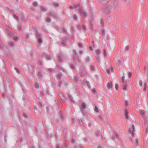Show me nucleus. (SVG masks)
I'll return each mask as SVG.
<instances>
[{"label":"nucleus","instance_id":"nucleus-62","mask_svg":"<svg viewBox=\"0 0 148 148\" xmlns=\"http://www.w3.org/2000/svg\"><path fill=\"white\" fill-rule=\"evenodd\" d=\"M82 27H83V28L84 29V30H86V26H85V25H82Z\"/></svg>","mask_w":148,"mask_h":148},{"label":"nucleus","instance_id":"nucleus-31","mask_svg":"<svg viewBox=\"0 0 148 148\" xmlns=\"http://www.w3.org/2000/svg\"><path fill=\"white\" fill-rule=\"evenodd\" d=\"M125 77L124 75H123L121 77L123 83H124L125 82V79H124Z\"/></svg>","mask_w":148,"mask_h":148},{"label":"nucleus","instance_id":"nucleus-47","mask_svg":"<svg viewBox=\"0 0 148 148\" xmlns=\"http://www.w3.org/2000/svg\"><path fill=\"white\" fill-rule=\"evenodd\" d=\"M70 67H71V69H74L75 68L73 64H71L70 65Z\"/></svg>","mask_w":148,"mask_h":148},{"label":"nucleus","instance_id":"nucleus-51","mask_svg":"<svg viewBox=\"0 0 148 148\" xmlns=\"http://www.w3.org/2000/svg\"><path fill=\"white\" fill-rule=\"evenodd\" d=\"M62 84V82L61 81H60L59 82V83L58 84V85L59 87L61 86V85Z\"/></svg>","mask_w":148,"mask_h":148},{"label":"nucleus","instance_id":"nucleus-52","mask_svg":"<svg viewBox=\"0 0 148 148\" xmlns=\"http://www.w3.org/2000/svg\"><path fill=\"white\" fill-rule=\"evenodd\" d=\"M128 101H127V100H126L125 101V105H126V106H127L128 105Z\"/></svg>","mask_w":148,"mask_h":148},{"label":"nucleus","instance_id":"nucleus-39","mask_svg":"<svg viewBox=\"0 0 148 148\" xmlns=\"http://www.w3.org/2000/svg\"><path fill=\"white\" fill-rule=\"evenodd\" d=\"M60 69L62 70L64 72H65L66 71V70L64 68H62V67H60Z\"/></svg>","mask_w":148,"mask_h":148},{"label":"nucleus","instance_id":"nucleus-27","mask_svg":"<svg viewBox=\"0 0 148 148\" xmlns=\"http://www.w3.org/2000/svg\"><path fill=\"white\" fill-rule=\"evenodd\" d=\"M14 69L16 71L17 73H18L19 74H21V73L20 71L17 68L15 67Z\"/></svg>","mask_w":148,"mask_h":148},{"label":"nucleus","instance_id":"nucleus-11","mask_svg":"<svg viewBox=\"0 0 148 148\" xmlns=\"http://www.w3.org/2000/svg\"><path fill=\"white\" fill-rule=\"evenodd\" d=\"M112 86V84L111 82H108L107 85V87L108 89H110L111 88Z\"/></svg>","mask_w":148,"mask_h":148},{"label":"nucleus","instance_id":"nucleus-46","mask_svg":"<svg viewBox=\"0 0 148 148\" xmlns=\"http://www.w3.org/2000/svg\"><path fill=\"white\" fill-rule=\"evenodd\" d=\"M53 5L54 6H59V4L58 3H53Z\"/></svg>","mask_w":148,"mask_h":148},{"label":"nucleus","instance_id":"nucleus-22","mask_svg":"<svg viewBox=\"0 0 148 148\" xmlns=\"http://www.w3.org/2000/svg\"><path fill=\"white\" fill-rule=\"evenodd\" d=\"M139 113L140 115H143L145 114V112L144 111H140Z\"/></svg>","mask_w":148,"mask_h":148},{"label":"nucleus","instance_id":"nucleus-6","mask_svg":"<svg viewBox=\"0 0 148 148\" xmlns=\"http://www.w3.org/2000/svg\"><path fill=\"white\" fill-rule=\"evenodd\" d=\"M43 77V73L42 72L40 71L38 72V78L42 79Z\"/></svg>","mask_w":148,"mask_h":148},{"label":"nucleus","instance_id":"nucleus-9","mask_svg":"<svg viewBox=\"0 0 148 148\" xmlns=\"http://www.w3.org/2000/svg\"><path fill=\"white\" fill-rule=\"evenodd\" d=\"M42 56H44L47 60H50L51 58L50 55L46 54L45 53H44Z\"/></svg>","mask_w":148,"mask_h":148},{"label":"nucleus","instance_id":"nucleus-32","mask_svg":"<svg viewBox=\"0 0 148 148\" xmlns=\"http://www.w3.org/2000/svg\"><path fill=\"white\" fill-rule=\"evenodd\" d=\"M33 28L35 32V33L36 34V33H37V30L36 29V28L34 27V25H33Z\"/></svg>","mask_w":148,"mask_h":148},{"label":"nucleus","instance_id":"nucleus-10","mask_svg":"<svg viewBox=\"0 0 148 148\" xmlns=\"http://www.w3.org/2000/svg\"><path fill=\"white\" fill-rule=\"evenodd\" d=\"M59 96L62 100L64 101L65 100V98L64 95L62 93H60L59 94Z\"/></svg>","mask_w":148,"mask_h":148},{"label":"nucleus","instance_id":"nucleus-43","mask_svg":"<svg viewBox=\"0 0 148 148\" xmlns=\"http://www.w3.org/2000/svg\"><path fill=\"white\" fill-rule=\"evenodd\" d=\"M116 63L118 64H121V60H118L117 61Z\"/></svg>","mask_w":148,"mask_h":148},{"label":"nucleus","instance_id":"nucleus-16","mask_svg":"<svg viewBox=\"0 0 148 148\" xmlns=\"http://www.w3.org/2000/svg\"><path fill=\"white\" fill-rule=\"evenodd\" d=\"M73 18L75 20V21H76L77 19V15L75 14H73Z\"/></svg>","mask_w":148,"mask_h":148},{"label":"nucleus","instance_id":"nucleus-50","mask_svg":"<svg viewBox=\"0 0 148 148\" xmlns=\"http://www.w3.org/2000/svg\"><path fill=\"white\" fill-rule=\"evenodd\" d=\"M92 91L93 92H94L95 93H97L96 91L95 88H93V89H92Z\"/></svg>","mask_w":148,"mask_h":148},{"label":"nucleus","instance_id":"nucleus-42","mask_svg":"<svg viewBox=\"0 0 148 148\" xmlns=\"http://www.w3.org/2000/svg\"><path fill=\"white\" fill-rule=\"evenodd\" d=\"M23 116L25 118H27V114L25 113H24L23 114Z\"/></svg>","mask_w":148,"mask_h":148},{"label":"nucleus","instance_id":"nucleus-24","mask_svg":"<svg viewBox=\"0 0 148 148\" xmlns=\"http://www.w3.org/2000/svg\"><path fill=\"white\" fill-rule=\"evenodd\" d=\"M46 21L47 22L49 23L51 21V18L49 17H47L46 19Z\"/></svg>","mask_w":148,"mask_h":148},{"label":"nucleus","instance_id":"nucleus-38","mask_svg":"<svg viewBox=\"0 0 148 148\" xmlns=\"http://www.w3.org/2000/svg\"><path fill=\"white\" fill-rule=\"evenodd\" d=\"M103 54L104 56H106L107 53H106V51L105 49H104L103 50Z\"/></svg>","mask_w":148,"mask_h":148},{"label":"nucleus","instance_id":"nucleus-25","mask_svg":"<svg viewBox=\"0 0 148 148\" xmlns=\"http://www.w3.org/2000/svg\"><path fill=\"white\" fill-rule=\"evenodd\" d=\"M125 116L126 118L127 119H128V116L127 115V111L126 109L125 110Z\"/></svg>","mask_w":148,"mask_h":148},{"label":"nucleus","instance_id":"nucleus-19","mask_svg":"<svg viewBox=\"0 0 148 148\" xmlns=\"http://www.w3.org/2000/svg\"><path fill=\"white\" fill-rule=\"evenodd\" d=\"M144 70L145 71H147L146 73V75L147 76V78L148 79L147 82H148V69L146 68L145 66L144 67Z\"/></svg>","mask_w":148,"mask_h":148},{"label":"nucleus","instance_id":"nucleus-64","mask_svg":"<svg viewBox=\"0 0 148 148\" xmlns=\"http://www.w3.org/2000/svg\"><path fill=\"white\" fill-rule=\"evenodd\" d=\"M75 148H83L82 147H81L80 146H77L76 147H75Z\"/></svg>","mask_w":148,"mask_h":148},{"label":"nucleus","instance_id":"nucleus-34","mask_svg":"<svg viewBox=\"0 0 148 148\" xmlns=\"http://www.w3.org/2000/svg\"><path fill=\"white\" fill-rule=\"evenodd\" d=\"M96 52L98 55H99L100 53V51L98 49H97L96 51Z\"/></svg>","mask_w":148,"mask_h":148},{"label":"nucleus","instance_id":"nucleus-58","mask_svg":"<svg viewBox=\"0 0 148 148\" xmlns=\"http://www.w3.org/2000/svg\"><path fill=\"white\" fill-rule=\"evenodd\" d=\"M110 69H107V72L108 74L110 73Z\"/></svg>","mask_w":148,"mask_h":148},{"label":"nucleus","instance_id":"nucleus-5","mask_svg":"<svg viewBox=\"0 0 148 148\" xmlns=\"http://www.w3.org/2000/svg\"><path fill=\"white\" fill-rule=\"evenodd\" d=\"M63 55L62 54H60L58 56V58L57 60L59 62H62V59L63 58Z\"/></svg>","mask_w":148,"mask_h":148},{"label":"nucleus","instance_id":"nucleus-45","mask_svg":"<svg viewBox=\"0 0 148 148\" xmlns=\"http://www.w3.org/2000/svg\"><path fill=\"white\" fill-rule=\"evenodd\" d=\"M62 43H63V44H65L64 41H65L66 39L65 38H62Z\"/></svg>","mask_w":148,"mask_h":148},{"label":"nucleus","instance_id":"nucleus-4","mask_svg":"<svg viewBox=\"0 0 148 148\" xmlns=\"http://www.w3.org/2000/svg\"><path fill=\"white\" fill-rule=\"evenodd\" d=\"M86 108V105L85 103H83L81 106L80 107V110L81 112V113L83 114H84V112L83 109H85Z\"/></svg>","mask_w":148,"mask_h":148},{"label":"nucleus","instance_id":"nucleus-36","mask_svg":"<svg viewBox=\"0 0 148 148\" xmlns=\"http://www.w3.org/2000/svg\"><path fill=\"white\" fill-rule=\"evenodd\" d=\"M62 77V75L60 74H58V78L59 79H60Z\"/></svg>","mask_w":148,"mask_h":148},{"label":"nucleus","instance_id":"nucleus-12","mask_svg":"<svg viewBox=\"0 0 148 148\" xmlns=\"http://www.w3.org/2000/svg\"><path fill=\"white\" fill-rule=\"evenodd\" d=\"M68 96H69V97L70 98V100L71 102L72 103H74L75 102V101L73 99V97H72V96L70 94H69L68 95Z\"/></svg>","mask_w":148,"mask_h":148},{"label":"nucleus","instance_id":"nucleus-35","mask_svg":"<svg viewBox=\"0 0 148 148\" xmlns=\"http://www.w3.org/2000/svg\"><path fill=\"white\" fill-rule=\"evenodd\" d=\"M78 46L79 48L82 47V44L80 42H79Z\"/></svg>","mask_w":148,"mask_h":148},{"label":"nucleus","instance_id":"nucleus-30","mask_svg":"<svg viewBox=\"0 0 148 148\" xmlns=\"http://www.w3.org/2000/svg\"><path fill=\"white\" fill-rule=\"evenodd\" d=\"M143 85V82L142 80H140L139 81V85L140 86L142 87Z\"/></svg>","mask_w":148,"mask_h":148},{"label":"nucleus","instance_id":"nucleus-53","mask_svg":"<svg viewBox=\"0 0 148 148\" xmlns=\"http://www.w3.org/2000/svg\"><path fill=\"white\" fill-rule=\"evenodd\" d=\"M33 5L34 6H36L37 5V3L36 2H35L33 3Z\"/></svg>","mask_w":148,"mask_h":148},{"label":"nucleus","instance_id":"nucleus-59","mask_svg":"<svg viewBox=\"0 0 148 148\" xmlns=\"http://www.w3.org/2000/svg\"><path fill=\"white\" fill-rule=\"evenodd\" d=\"M79 52V54H81L83 53V51L82 50H80Z\"/></svg>","mask_w":148,"mask_h":148},{"label":"nucleus","instance_id":"nucleus-23","mask_svg":"<svg viewBox=\"0 0 148 148\" xmlns=\"http://www.w3.org/2000/svg\"><path fill=\"white\" fill-rule=\"evenodd\" d=\"M118 3V0H114V5L115 6H116Z\"/></svg>","mask_w":148,"mask_h":148},{"label":"nucleus","instance_id":"nucleus-20","mask_svg":"<svg viewBox=\"0 0 148 148\" xmlns=\"http://www.w3.org/2000/svg\"><path fill=\"white\" fill-rule=\"evenodd\" d=\"M86 84L87 85L88 87L89 88H91V86L90 84V83L88 81H86Z\"/></svg>","mask_w":148,"mask_h":148},{"label":"nucleus","instance_id":"nucleus-3","mask_svg":"<svg viewBox=\"0 0 148 148\" xmlns=\"http://www.w3.org/2000/svg\"><path fill=\"white\" fill-rule=\"evenodd\" d=\"M43 42V40L42 37L39 35V34L38 33V44H41Z\"/></svg>","mask_w":148,"mask_h":148},{"label":"nucleus","instance_id":"nucleus-60","mask_svg":"<svg viewBox=\"0 0 148 148\" xmlns=\"http://www.w3.org/2000/svg\"><path fill=\"white\" fill-rule=\"evenodd\" d=\"M78 122L79 123H80L81 125H82V121L81 120H79L78 121Z\"/></svg>","mask_w":148,"mask_h":148},{"label":"nucleus","instance_id":"nucleus-61","mask_svg":"<svg viewBox=\"0 0 148 148\" xmlns=\"http://www.w3.org/2000/svg\"><path fill=\"white\" fill-rule=\"evenodd\" d=\"M101 25H102V26H103V25H104V23H103V22L102 20H101Z\"/></svg>","mask_w":148,"mask_h":148},{"label":"nucleus","instance_id":"nucleus-13","mask_svg":"<svg viewBox=\"0 0 148 148\" xmlns=\"http://www.w3.org/2000/svg\"><path fill=\"white\" fill-rule=\"evenodd\" d=\"M110 0H102L101 1V4H105L107 3Z\"/></svg>","mask_w":148,"mask_h":148},{"label":"nucleus","instance_id":"nucleus-7","mask_svg":"<svg viewBox=\"0 0 148 148\" xmlns=\"http://www.w3.org/2000/svg\"><path fill=\"white\" fill-rule=\"evenodd\" d=\"M86 74V71L84 69H81L80 71V75L83 77Z\"/></svg>","mask_w":148,"mask_h":148},{"label":"nucleus","instance_id":"nucleus-29","mask_svg":"<svg viewBox=\"0 0 148 148\" xmlns=\"http://www.w3.org/2000/svg\"><path fill=\"white\" fill-rule=\"evenodd\" d=\"M138 140L136 138L135 140V143L136 146H137L138 144Z\"/></svg>","mask_w":148,"mask_h":148},{"label":"nucleus","instance_id":"nucleus-57","mask_svg":"<svg viewBox=\"0 0 148 148\" xmlns=\"http://www.w3.org/2000/svg\"><path fill=\"white\" fill-rule=\"evenodd\" d=\"M29 55L30 56H32L33 55V53L32 52H31L29 53Z\"/></svg>","mask_w":148,"mask_h":148},{"label":"nucleus","instance_id":"nucleus-56","mask_svg":"<svg viewBox=\"0 0 148 148\" xmlns=\"http://www.w3.org/2000/svg\"><path fill=\"white\" fill-rule=\"evenodd\" d=\"M18 39V37L17 36H15L14 38V40L15 41H16Z\"/></svg>","mask_w":148,"mask_h":148},{"label":"nucleus","instance_id":"nucleus-26","mask_svg":"<svg viewBox=\"0 0 148 148\" xmlns=\"http://www.w3.org/2000/svg\"><path fill=\"white\" fill-rule=\"evenodd\" d=\"M14 18L17 21L19 20L18 18L15 14L13 15V16Z\"/></svg>","mask_w":148,"mask_h":148},{"label":"nucleus","instance_id":"nucleus-18","mask_svg":"<svg viewBox=\"0 0 148 148\" xmlns=\"http://www.w3.org/2000/svg\"><path fill=\"white\" fill-rule=\"evenodd\" d=\"M41 10L43 12H46L47 11V9L45 7L43 6H41Z\"/></svg>","mask_w":148,"mask_h":148},{"label":"nucleus","instance_id":"nucleus-15","mask_svg":"<svg viewBox=\"0 0 148 148\" xmlns=\"http://www.w3.org/2000/svg\"><path fill=\"white\" fill-rule=\"evenodd\" d=\"M90 16L91 18L92 19H93L95 18V13L91 12Z\"/></svg>","mask_w":148,"mask_h":148},{"label":"nucleus","instance_id":"nucleus-1","mask_svg":"<svg viewBox=\"0 0 148 148\" xmlns=\"http://www.w3.org/2000/svg\"><path fill=\"white\" fill-rule=\"evenodd\" d=\"M75 7L76 9L78 10V12L81 15L83 16V17L84 18H86L87 16L86 13L83 11L80 8V4H78L75 5Z\"/></svg>","mask_w":148,"mask_h":148},{"label":"nucleus","instance_id":"nucleus-21","mask_svg":"<svg viewBox=\"0 0 148 148\" xmlns=\"http://www.w3.org/2000/svg\"><path fill=\"white\" fill-rule=\"evenodd\" d=\"M85 60L86 62H88L90 61V59L89 57L87 56Z\"/></svg>","mask_w":148,"mask_h":148},{"label":"nucleus","instance_id":"nucleus-2","mask_svg":"<svg viewBox=\"0 0 148 148\" xmlns=\"http://www.w3.org/2000/svg\"><path fill=\"white\" fill-rule=\"evenodd\" d=\"M73 52L74 55V56L73 57V59L74 61L76 63L79 62L80 60L79 59V57L77 55V53L76 50L75 49L73 50Z\"/></svg>","mask_w":148,"mask_h":148},{"label":"nucleus","instance_id":"nucleus-49","mask_svg":"<svg viewBox=\"0 0 148 148\" xmlns=\"http://www.w3.org/2000/svg\"><path fill=\"white\" fill-rule=\"evenodd\" d=\"M118 88V85L117 84H115V88L116 90H117Z\"/></svg>","mask_w":148,"mask_h":148},{"label":"nucleus","instance_id":"nucleus-55","mask_svg":"<svg viewBox=\"0 0 148 148\" xmlns=\"http://www.w3.org/2000/svg\"><path fill=\"white\" fill-rule=\"evenodd\" d=\"M91 69L92 70H94L95 69V67L94 66H91Z\"/></svg>","mask_w":148,"mask_h":148},{"label":"nucleus","instance_id":"nucleus-48","mask_svg":"<svg viewBox=\"0 0 148 148\" xmlns=\"http://www.w3.org/2000/svg\"><path fill=\"white\" fill-rule=\"evenodd\" d=\"M132 75V73L130 72H129V74H128V77H131V76Z\"/></svg>","mask_w":148,"mask_h":148},{"label":"nucleus","instance_id":"nucleus-33","mask_svg":"<svg viewBox=\"0 0 148 148\" xmlns=\"http://www.w3.org/2000/svg\"><path fill=\"white\" fill-rule=\"evenodd\" d=\"M21 20L23 22H24L25 21V17H24V16H22V17H21Z\"/></svg>","mask_w":148,"mask_h":148},{"label":"nucleus","instance_id":"nucleus-40","mask_svg":"<svg viewBox=\"0 0 148 148\" xmlns=\"http://www.w3.org/2000/svg\"><path fill=\"white\" fill-rule=\"evenodd\" d=\"M129 47L127 45L125 47V50L126 51H127L129 49Z\"/></svg>","mask_w":148,"mask_h":148},{"label":"nucleus","instance_id":"nucleus-14","mask_svg":"<svg viewBox=\"0 0 148 148\" xmlns=\"http://www.w3.org/2000/svg\"><path fill=\"white\" fill-rule=\"evenodd\" d=\"M45 128L46 129V130H45V132H46V135H47V136L48 137H52V135H49L48 133V131L47 130V126L46 127H45Z\"/></svg>","mask_w":148,"mask_h":148},{"label":"nucleus","instance_id":"nucleus-8","mask_svg":"<svg viewBox=\"0 0 148 148\" xmlns=\"http://www.w3.org/2000/svg\"><path fill=\"white\" fill-rule=\"evenodd\" d=\"M132 129L133 130V131H131L130 129V128H129V133H130L132 136H133L134 135V132L135 131V127L134 125H133L132 126Z\"/></svg>","mask_w":148,"mask_h":148},{"label":"nucleus","instance_id":"nucleus-28","mask_svg":"<svg viewBox=\"0 0 148 148\" xmlns=\"http://www.w3.org/2000/svg\"><path fill=\"white\" fill-rule=\"evenodd\" d=\"M127 85L125 84L124 85V86H123V90L126 91L127 90Z\"/></svg>","mask_w":148,"mask_h":148},{"label":"nucleus","instance_id":"nucleus-54","mask_svg":"<svg viewBox=\"0 0 148 148\" xmlns=\"http://www.w3.org/2000/svg\"><path fill=\"white\" fill-rule=\"evenodd\" d=\"M38 64L40 65H42V62L41 61H40L38 62Z\"/></svg>","mask_w":148,"mask_h":148},{"label":"nucleus","instance_id":"nucleus-17","mask_svg":"<svg viewBox=\"0 0 148 148\" xmlns=\"http://www.w3.org/2000/svg\"><path fill=\"white\" fill-rule=\"evenodd\" d=\"M79 79V77L77 75H75L74 76L75 81L77 82L78 80Z\"/></svg>","mask_w":148,"mask_h":148},{"label":"nucleus","instance_id":"nucleus-41","mask_svg":"<svg viewBox=\"0 0 148 148\" xmlns=\"http://www.w3.org/2000/svg\"><path fill=\"white\" fill-rule=\"evenodd\" d=\"M14 45V43L13 42H10L9 43V45L11 46H13Z\"/></svg>","mask_w":148,"mask_h":148},{"label":"nucleus","instance_id":"nucleus-37","mask_svg":"<svg viewBox=\"0 0 148 148\" xmlns=\"http://www.w3.org/2000/svg\"><path fill=\"white\" fill-rule=\"evenodd\" d=\"M94 110L95 111L97 112H98L99 111L97 107L96 106H95V108Z\"/></svg>","mask_w":148,"mask_h":148},{"label":"nucleus","instance_id":"nucleus-63","mask_svg":"<svg viewBox=\"0 0 148 148\" xmlns=\"http://www.w3.org/2000/svg\"><path fill=\"white\" fill-rule=\"evenodd\" d=\"M48 70L51 72L53 71V70L51 68H49L48 69Z\"/></svg>","mask_w":148,"mask_h":148},{"label":"nucleus","instance_id":"nucleus-44","mask_svg":"<svg viewBox=\"0 0 148 148\" xmlns=\"http://www.w3.org/2000/svg\"><path fill=\"white\" fill-rule=\"evenodd\" d=\"M147 86V84L146 83H144V88L143 89V90L145 91L146 89V87Z\"/></svg>","mask_w":148,"mask_h":148}]
</instances>
